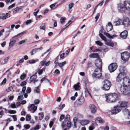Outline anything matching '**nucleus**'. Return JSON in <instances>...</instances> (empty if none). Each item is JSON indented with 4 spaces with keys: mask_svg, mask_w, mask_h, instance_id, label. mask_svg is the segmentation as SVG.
<instances>
[{
    "mask_svg": "<svg viewBox=\"0 0 130 130\" xmlns=\"http://www.w3.org/2000/svg\"><path fill=\"white\" fill-rule=\"evenodd\" d=\"M122 84L123 86H121L120 88L121 92L125 95H128L130 94V80L129 77L125 76L123 79Z\"/></svg>",
    "mask_w": 130,
    "mask_h": 130,
    "instance_id": "f257e3e1",
    "label": "nucleus"
},
{
    "mask_svg": "<svg viewBox=\"0 0 130 130\" xmlns=\"http://www.w3.org/2000/svg\"><path fill=\"white\" fill-rule=\"evenodd\" d=\"M118 9L119 11L122 13L124 12L126 9L130 10V1H125L123 4H119Z\"/></svg>",
    "mask_w": 130,
    "mask_h": 130,
    "instance_id": "f03ea898",
    "label": "nucleus"
},
{
    "mask_svg": "<svg viewBox=\"0 0 130 130\" xmlns=\"http://www.w3.org/2000/svg\"><path fill=\"white\" fill-rule=\"evenodd\" d=\"M105 97L106 101L109 103L115 102L118 98L117 95L115 93L106 94Z\"/></svg>",
    "mask_w": 130,
    "mask_h": 130,
    "instance_id": "7ed1b4c3",
    "label": "nucleus"
},
{
    "mask_svg": "<svg viewBox=\"0 0 130 130\" xmlns=\"http://www.w3.org/2000/svg\"><path fill=\"white\" fill-rule=\"evenodd\" d=\"M102 69H95L92 74L93 77L96 79H98L102 76Z\"/></svg>",
    "mask_w": 130,
    "mask_h": 130,
    "instance_id": "20e7f679",
    "label": "nucleus"
},
{
    "mask_svg": "<svg viewBox=\"0 0 130 130\" xmlns=\"http://www.w3.org/2000/svg\"><path fill=\"white\" fill-rule=\"evenodd\" d=\"M103 86L102 89L105 91H108L109 90L111 85V82L108 80H105L103 82Z\"/></svg>",
    "mask_w": 130,
    "mask_h": 130,
    "instance_id": "39448f33",
    "label": "nucleus"
},
{
    "mask_svg": "<svg viewBox=\"0 0 130 130\" xmlns=\"http://www.w3.org/2000/svg\"><path fill=\"white\" fill-rule=\"evenodd\" d=\"M127 71H126L124 72L120 73L117 76L116 80L117 82H120L121 80H123L126 76V73Z\"/></svg>",
    "mask_w": 130,
    "mask_h": 130,
    "instance_id": "423d86ee",
    "label": "nucleus"
},
{
    "mask_svg": "<svg viewBox=\"0 0 130 130\" xmlns=\"http://www.w3.org/2000/svg\"><path fill=\"white\" fill-rule=\"evenodd\" d=\"M130 53L128 52H124L121 54L122 59L124 61H127L129 57Z\"/></svg>",
    "mask_w": 130,
    "mask_h": 130,
    "instance_id": "0eeeda50",
    "label": "nucleus"
},
{
    "mask_svg": "<svg viewBox=\"0 0 130 130\" xmlns=\"http://www.w3.org/2000/svg\"><path fill=\"white\" fill-rule=\"evenodd\" d=\"M117 65L115 63H112L110 64L108 67V69L110 72L115 71L117 68Z\"/></svg>",
    "mask_w": 130,
    "mask_h": 130,
    "instance_id": "6e6552de",
    "label": "nucleus"
},
{
    "mask_svg": "<svg viewBox=\"0 0 130 130\" xmlns=\"http://www.w3.org/2000/svg\"><path fill=\"white\" fill-rule=\"evenodd\" d=\"M95 63L97 68L96 69H102V61L101 59L99 58L96 59Z\"/></svg>",
    "mask_w": 130,
    "mask_h": 130,
    "instance_id": "1a4fd4ad",
    "label": "nucleus"
},
{
    "mask_svg": "<svg viewBox=\"0 0 130 130\" xmlns=\"http://www.w3.org/2000/svg\"><path fill=\"white\" fill-rule=\"evenodd\" d=\"M122 25L125 27H128L130 24V21L129 19L127 17L125 18L123 21H122Z\"/></svg>",
    "mask_w": 130,
    "mask_h": 130,
    "instance_id": "9d476101",
    "label": "nucleus"
},
{
    "mask_svg": "<svg viewBox=\"0 0 130 130\" xmlns=\"http://www.w3.org/2000/svg\"><path fill=\"white\" fill-rule=\"evenodd\" d=\"M28 108L29 111L32 113H34L36 110L37 107L36 106H35L34 104H32L31 105L30 107H28Z\"/></svg>",
    "mask_w": 130,
    "mask_h": 130,
    "instance_id": "9b49d317",
    "label": "nucleus"
},
{
    "mask_svg": "<svg viewBox=\"0 0 130 130\" xmlns=\"http://www.w3.org/2000/svg\"><path fill=\"white\" fill-rule=\"evenodd\" d=\"M119 106H117L114 107L113 110L111 111L112 114H116L121 111L120 109L119 108Z\"/></svg>",
    "mask_w": 130,
    "mask_h": 130,
    "instance_id": "f8f14e48",
    "label": "nucleus"
},
{
    "mask_svg": "<svg viewBox=\"0 0 130 130\" xmlns=\"http://www.w3.org/2000/svg\"><path fill=\"white\" fill-rule=\"evenodd\" d=\"M89 108L90 109L91 112L93 113H95L97 109V107L93 104L90 105L89 106Z\"/></svg>",
    "mask_w": 130,
    "mask_h": 130,
    "instance_id": "ddd939ff",
    "label": "nucleus"
},
{
    "mask_svg": "<svg viewBox=\"0 0 130 130\" xmlns=\"http://www.w3.org/2000/svg\"><path fill=\"white\" fill-rule=\"evenodd\" d=\"M37 72H36L34 75H33L30 77V79L31 82H34V83L35 84L38 80H36L37 78Z\"/></svg>",
    "mask_w": 130,
    "mask_h": 130,
    "instance_id": "4468645a",
    "label": "nucleus"
},
{
    "mask_svg": "<svg viewBox=\"0 0 130 130\" xmlns=\"http://www.w3.org/2000/svg\"><path fill=\"white\" fill-rule=\"evenodd\" d=\"M51 61H48L47 62H46V61L45 59H44L43 61L40 62V64L42 66L44 65L46 66H48L50 63Z\"/></svg>",
    "mask_w": 130,
    "mask_h": 130,
    "instance_id": "2eb2a0df",
    "label": "nucleus"
},
{
    "mask_svg": "<svg viewBox=\"0 0 130 130\" xmlns=\"http://www.w3.org/2000/svg\"><path fill=\"white\" fill-rule=\"evenodd\" d=\"M26 33V31H23V32H21L15 36H14L12 37V39H17L19 38L20 37L22 36L24 34H25Z\"/></svg>",
    "mask_w": 130,
    "mask_h": 130,
    "instance_id": "dca6fc26",
    "label": "nucleus"
},
{
    "mask_svg": "<svg viewBox=\"0 0 130 130\" xmlns=\"http://www.w3.org/2000/svg\"><path fill=\"white\" fill-rule=\"evenodd\" d=\"M127 32L125 30L122 32L120 34V36L123 39H126L127 36Z\"/></svg>",
    "mask_w": 130,
    "mask_h": 130,
    "instance_id": "f3484780",
    "label": "nucleus"
},
{
    "mask_svg": "<svg viewBox=\"0 0 130 130\" xmlns=\"http://www.w3.org/2000/svg\"><path fill=\"white\" fill-rule=\"evenodd\" d=\"M113 28V26L110 22L108 23V25H106V29L107 31L108 32L111 30Z\"/></svg>",
    "mask_w": 130,
    "mask_h": 130,
    "instance_id": "a211bd4d",
    "label": "nucleus"
},
{
    "mask_svg": "<svg viewBox=\"0 0 130 130\" xmlns=\"http://www.w3.org/2000/svg\"><path fill=\"white\" fill-rule=\"evenodd\" d=\"M122 112L125 115H128V119H130V112L128 109L127 108L124 109H123Z\"/></svg>",
    "mask_w": 130,
    "mask_h": 130,
    "instance_id": "6ab92c4d",
    "label": "nucleus"
},
{
    "mask_svg": "<svg viewBox=\"0 0 130 130\" xmlns=\"http://www.w3.org/2000/svg\"><path fill=\"white\" fill-rule=\"evenodd\" d=\"M87 84V82L86 81V82H85V96H86V95H87H87H90L91 97V96L90 93L88 89L86 87V85Z\"/></svg>",
    "mask_w": 130,
    "mask_h": 130,
    "instance_id": "aec40b11",
    "label": "nucleus"
},
{
    "mask_svg": "<svg viewBox=\"0 0 130 130\" xmlns=\"http://www.w3.org/2000/svg\"><path fill=\"white\" fill-rule=\"evenodd\" d=\"M120 106H119L120 107H123L126 106H127L126 103L125 102L123 101H120L119 102Z\"/></svg>",
    "mask_w": 130,
    "mask_h": 130,
    "instance_id": "412c9836",
    "label": "nucleus"
},
{
    "mask_svg": "<svg viewBox=\"0 0 130 130\" xmlns=\"http://www.w3.org/2000/svg\"><path fill=\"white\" fill-rule=\"evenodd\" d=\"M98 121V123H105V121L103 120L100 117H98L95 119V122H96Z\"/></svg>",
    "mask_w": 130,
    "mask_h": 130,
    "instance_id": "4be33fe9",
    "label": "nucleus"
},
{
    "mask_svg": "<svg viewBox=\"0 0 130 130\" xmlns=\"http://www.w3.org/2000/svg\"><path fill=\"white\" fill-rule=\"evenodd\" d=\"M89 120H81L80 122V124L83 125H86L89 123Z\"/></svg>",
    "mask_w": 130,
    "mask_h": 130,
    "instance_id": "5701e85b",
    "label": "nucleus"
},
{
    "mask_svg": "<svg viewBox=\"0 0 130 130\" xmlns=\"http://www.w3.org/2000/svg\"><path fill=\"white\" fill-rule=\"evenodd\" d=\"M90 58H99V56L98 53H93L90 54L89 55Z\"/></svg>",
    "mask_w": 130,
    "mask_h": 130,
    "instance_id": "b1692460",
    "label": "nucleus"
},
{
    "mask_svg": "<svg viewBox=\"0 0 130 130\" xmlns=\"http://www.w3.org/2000/svg\"><path fill=\"white\" fill-rule=\"evenodd\" d=\"M10 17V14L8 13H7L6 14H4L3 16H1V19L5 20Z\"/></svg>",
    "mask_w": 130,
    "mask_h": 130,
    "instance_id": "393cba45",
    "label": "nucleus"
},
{
    "mask_svg": "<svg viewBox=\"0 0 130 130\" xmlns=\"http://www.w3.org/2000/svg\"><path fill=\"white\" fill-rule=\"evenodd\" d=\"M122 20H119L114 23L116 26H118L121 25H122Z\"/></svg>",
    "mask_w": 130,
    "mask_h": 130,
    "instance_id": "a878e982",
    "label": "nucleus"
},
{
    "mask_svg": "<svg viewBox=\"0 0 130 130\" xmlns=\"http://www.w3.org/2000/svg\"><path fill=\"white\" fill-rule=\"evenodd\" d=\"M16 40L13 39L11 40L9 43V46L11 47L14 45V44L16 42Z\"/></svg>",
    "mask_w": 130,
    "mask_h": 130,
    "instance_id": "bb28decb",
    "label": "nucleus"
},
{
    "mask_svg": "<svg viewBox=\"0 0 130 130\" xmlns=\"http://www.w3.org/2000/svg\"><path fill=\"white\" fill-rule=\"evenodd\" d=\"M106 41V44L107 45L112 47L114 46V44L112 41Z\"/></svg>",
    "mask_w": 130,
    "mask_h": 130,
    "instance_id": "cd10ccee",
    "label": "nucleus"
},
{
    "mask_svg": "<svg viewBox=\"0 0 130 130\" xmlns=\"http://www.w3.org/2000/svg\"><path fill=\"white\" fill-rule=\"evenodd\" d=\"M79 83H77V84L74 85V88L75 89V90H79Z\"/></svg>",
    "mask_w": 130,
    "mask_h": 130,
    "instance_id": "c85d7f7f",
    "label": "nucleus"
},
{
    "mask_svg": "<svg viewBox=\"0 0 130 130\" xmlns=\"http://www.w3.org/2000/svg\"><path fill=\"white\" fill-rule=\"evenodd\" d=\"M40 28L41 29L45 30L46 28L45 23H43L40 27Z\"/></svg>",
    "mask_w": 130,
    "mask_h": 130,
    "instance_id": "c756f323",
    "label": "nucleus"
},
{
    "mask_svg": "<svg viewBox=\"0 0 130 130\" xmlns=\"http://www.w3.org/2000/svg\"><path fill=\"white\" fill-rule=\"evenodd\" d=\"M39 60L38 59H36V60L34 59H31L29 61V62L30 64L35 63L36 62L38 61Z\"/></svg>",
    "mask_w": 130,
    "mask_h": 130,
    "instance_id": "7c9ffc66",
    "label": "nucleus"
},
{
    "mask_svg": "<svg viewBox=\"0 0 130 130\" xmlns=\"http://www.w3.org/2000/svg\"><path fill=\"white\" fill-rule=\"evenodd\" d=\"M99 36L102 40L105 41H107L106 38L102 34L100 33Z\"/></svg>",
    "mask_w": 130,
    "mask_h": 130,
    "instance_id": "2f4dec72",
    "label": "nucleus"
},
{
    "mask_svg": "<svg viewBox=\"0 0 130 130\" xmlns=\"http://www.w3.org/2000/svg\"><path fill=\"white\" fill-rule=\"evenodd\" d=\"M40 86L39 85L38 87H36L34 89V91L37 93H39L40 92V90L39 88Z\"/></svg>",
    "mask_w": 130,
    "mask_h": 130,
    "instance_id": "473e14b6",
    "label": "nucleus"
},
{
    "mask_svg": "<svg viewBox=\"0 0 130 130\" xmlns=\"http://www.w3.org/2000/svg\"><path fill=\"white\" fill-rule=\"evenodd\" d=\"M26 88V86H23V87L22 91L20 92V95H23L25 93Z\"/></svg>",
    "mask_w": 130,
    "mask_h": 130,
    "instance_id": "72a5a7b5",
    "label": "nucleus"
},
{
    "mask_svg": "<svg viewBox=\"0 0 130 130\" xmlns=\"http://www.w3.org/2000/svg\"><path fill=\"white\" fill-rule=\"evenodd\" d=\"M45 68H43L41 69H39L37 72H38V73L39 75H41L42 74L43 71H45Z\"/></svg>",
    "mask_w": 130,
    "mask_h": 130,
    "instance_id": "f704fd0d",
    "label": "nucleus"
},
{
    "mask_svg": "<svg viewBox=\"0 0 130 130\" xmlns=\"http://www.w3.org/2000/svg\"><path fill=\"white\" fill-rule=\"evenodd\" d=\"M104 34L107 37L110 39H113V36H110L109 34L107 32H104Z\"/></svg>",
    "mask_w": 130,
    "mask_h": 130,
    "instance_id": "c9c22d12",
    "label": "nucleus"
},
{
    "mask_svg": "<svg viewBox=\"0 0 130 130\" xmlns=\"http://www.w3.org/2000/svg\"><path fill=\"white\" fill-rule=\"evenodd\" d=\"M66 64V62L65 61L63 62L62 63H59L58 66L60 67H62Z\"/></svg>",
    "mask_w": 130,
    "mask_h": 130,
    "instance_id": "e433bc0d",
    "label": "nucleus"
},
{
    "mask_svg": "<svg viewBox=\"0 0 130 130\" xmlns=\"http://www.w3.org/2000/svg\"><path fill=\"white\" fill-rule=\"evenodd\" d=\"M31 119V117L30 116L27 115L26 117V120L27 121H29Z\"/></svg>",
    "mask_w": 130,
    "mask_h": 130,
    "instance_id": "4c0bfd02",
    "label": "nucleus"
},
{
    "mask_svg": "<svg viewBox=\"0 0 130 130\" xmlns=\"http://www.w3.org/2000/svg\"><path fill=\"white\" fill-rule=\"evenodd\" d=\"M8 112L10 114H15L16 112V111L12 110L11 109L9 110L8 111Z\"/></svg>",
    "mask_w": 130,
    "mask_h": 130,
    "instance_id": "58836bf2",
    "label": "nucleus"
},
{
    "mask_svg": "<svg viewBox=\"0 0 130 130\" xmlns=\"http://www.w3.org/2000/svg\"><path fill=\"white\" fill-rule=\"evenodd\" d=\"M77 117H75L73 118V121L74 123V127L76 126V123L77 122Z\"/></svg>",
    "mask_w": 130,
    "mask_h": 130,
    "instance_id": "ea45409f",
    "label": "nucleus"
},
{
    "mask_svg": "<svg viewBox=\"0 0 130 130\" xmlns=\"http://www.w3.org/2000/svg\"><path fill=\"white\" fill-rule=\"evenodd\" d=\"M42 48L43 47H41L40 48H35L33 50H32L33 51H34V53H35L37 52L38 50H41L42 49Z\"/></svg>",
    "mask_w": 130,
    "mask_h": 130,
    "instance_id": "a19ab883",
    "label": "nucleus"
},
{
    "mask_svg": "<svg viewBox=\"0 0 130 130\" xmlns=\"http://www.w3.org/2000/svg\"><path fill=\"white\" fill-rule=\"evenodd\" d=\"M65 105L64 104H61L59 106V109L60 110H61L62 109L63 107H65Z\"/></svg>",
    "mask_w": 130,
    "mask_h": 130,
    "instance_id": "79ce46f5",
    "label": "nucleus"
},
{
    "mask_svg": "<svg viewBox=\"0 0 130 130\" xmlns=\"http://www.w3.org/2000/svg\"><path fill=\"white\" fill-rule=\"evenodd\" d=\"M31 88L28 87L27 88V89L26 90V92L27 93H29L31 91Z\"/></svg>",
    "mask_w": 130,
    "mask_h": 130,
    "instance_id": "37998d69",
    "label": "nucleus"
},
{
    "mask_svg": "<svg viewBox=\"0 0 130 130\" xmlns=\"http://www.w3.org/2000/svg\"><path fill=\"white\" fill-rule=\"evenodd\" d=\"M66 20V18H65L61 17L60 19V21L61 24H63L64 22Z\"/></svg>",
    "mask_w": 130,
    "mask_h": 130,
    "instance_id": "c03bdc74",
    "label": "nucleus"
},
{
    "mask_svg": "<svg viewBox=\"0 0 130 130\" xmlns=\"http://www.w3.org/2000/svg\"><path fill=\"white\" fill-rule=\"evenodd\" d=\"M95 43L97 44L100 46H102L103 44L102 42L99 41H95Z\"/></svg>",
    "mask_w": 130,
    "mask_h": 130,
    "instance_id": "a18cd8bd",
    "label": "nucleus"
},
{
    "mask_svg": "<svg viewBox=\"0 0 130 130\" xmlns=\"http://www.w3.org/2000/svg\"><path fill=\"white\" fill-rule=\"evenodd\" d=\"M22 8L21 6L19 7L14 9V10L16 11H18L21 10Z\"/></svg>",
    "mask_w": 130,
    "mask_h": 130,
    "instance_id": "49530a36",
    "label": "nucleus"
},
{
    "mask_svg": "<svg viewBox=\"0 0 130 130\" xmlns=\"http://www.w3.org/2000/svg\"><path fill=\"white\" fill-rule=\"evenodd\" d=\"M39 115L40 116L39 118L40 120H42L44 117V115L42 113H39Z\"/></svg>",
    "mask_w": 130,
    "mask_h": 130,
    "instance_id": "de8ad7c7",
    "label": "nucleus"
},
{
    "mask_svg": "<svg viewBox=\"0 0 130 130\" xmlns=\"http://www.w3.org/2000/svg\"><path fill=\"white\" fill-rule=\"evenodd\" d=\"M100 15V14L99 13H98L96 14L95 17V19H96L95 21H96L98 20V19L99 18V17Z\"/></svg>",
    "mask_w": 130,
    "mask_h": 130,
    "instance_id": "09e8293b",
    "label": "nucleus"
},
{
    "mask_svg": "<svg viewBox=\"0 0 130 130\" xmlns=\"http://www.w3.org/2000/svg\"><path fill=\"white\" fill-rule=\"evenodd\" d=\"M7 80L6 78H5L4 80H3L2 82L0 84V85H3L5 84Z\"/></svg>",
    "mask_w": 130,
    "mask_h": 130,
    "instance_id": "8fccbe9b",
    "label": "nucleus"
},
{
    "mask_svg": "<svg viewBox=\"0 0 130 130\" xmlns=\"http://www.w3.org/2000/svg\"><path fill=\"white\" fill-rule=\"evenodd\" d=\"M15 4L14 3L12 4V5L10 6L8 8V10H10L12 8H13L15 6Z\"/></svg>",
    "mask_w": 130,
    "mask_h": 130,
    "instance_id": "3c124183",
    "label": "nucleus"
},
{
    "mask_svg": "<svg viewBox=\"0 0 130 130\" xmlns=\"http://www.w3.org/2000/svg\"><path fill=\"white\" fill-rule=\"evenodd\" d=\"M74 5V4L73 3H70L69 5V9H71L72 7H73V6Z\"/></svg>",
    "mask_w": 130,
    "mask_h": 130,
    "instance_id": "603ef678",
    "label": "nucleus"
},
{
    "mask_svg": "<svg viewBox=\"0 0 130 130\" xmlns=\"http://www.w3.org/2000/svg\"><path fill=\"white\" fill-rule=\"evenodd\" d=\"M13 89V87L12 86H11L8 88V89H6V91L7 92H9L11 91Z\"/></svg>",
    "mask_w": 130,
    "mask_h": 130,
    "instance_id": "864d4df0",
    "label": "nucleus"
},
{
    "mask_svg": "<svg viewBox=\"0 0 130 130\" xmlns=\"http://www.w3.org/2000/svg\"><path fill=\"white\" fill-rule=\"evenodd\" d=\"M58 3V2H56L54 4H53L51 5L50 6V7L51 9L53 8L55 6V5L56 4Z\"/></svg>",
    "mask_w": 130,
    "mask_h": 130,
    "instance_id": "5fc2aeb1",
    "label": "nucleus"
},
{
    "mask_svg": "<svg viewBox=\"0 0 130 130\" xmlns=\"http://www.w3.org/2000/svg\"><path fill=\"white\" fill-rule=\"evenodd\" d=\"M26 83H27L26 81H24L21 83L20 84V86H24L25 85H26Z\"/></svg>",
    "mask_w": 130,
    "mask_h": 130,
    "instance_id": "6e6d98bb",
    "label": "nucleus"
},
{
    "mask_svg": "<svg viewBox=\"0 0 130 130\" xmlns=\"http://www.w3.org/2000/svg\"><path fill=\"white\" fill-rule=\"evenodd\" d=\"M26 77V75L24 74H22L20 77V78L21 79H24Z\"/></svg>",
    "mask_w": 130,
    "mask_h": 130,
    "instance_id": "4d7b16f0",
    "label": "nucleus"
},
{
    "mask_svg": "<svg viewBox=\"0 0 130 130\" xmlns=\"http://www.w3.org/2000/svg\"><path fill=\"white\" fill-rule=\"evenodd\" d=\"M12 117L13 119V121H15L17 120V116L15 115H13L12 116Z\"/></svg>",
    "mask_w": 130,
    "mask_h": 130,
    "instance_id": "13d9d810",
    "label": "nucleus"
},
{
    "mask_svg": "<svg viewBox=\"0 0 130 130\" xmlns=\"http://www.w3.org/2000/svg\"><path fill=\"white\" fill-rule=\"evenodd\" d=\"M94 125L92 124L89 127V130H93L94 129Z\"/></svg>",
    "mask_w": 130,
    "mask_h": 130,
    "instance_id": "bf43d9fd",
    "label": "nucleus"
},
{
    "mask_svg": "<svg viewBox=\"0 0 130 130\" xmlns=\"http://www.w3.org/2000/svg\"><path fill=\"white\" fill-rule=\"evenodd\" d=\"M40 102L39 100L38 99L35 100L34 101V103L36 104H38Z\"/></svg>",
    "mask_w": 130,
    "mask_h": 130,
    "instance_id": "052dcab7",
    "label": "nucleus"
},
{
    "mask_svg": "<svg viewBox=\"0 0 130 130\" xmlns=\"http://www.w3.org/2000/svg\"><path fill=\"white\" fill-rule=\"evenodd\" d=\"M24 127H25V128L27 129H28L30 128V126L29 124H27L26 125H24Z\"/></svg>",
    "mask_w": 130,
    "mask_h": 130,
    "instance_id": "680f3d73",
    "label": "nucleus"
},
{
    "mask_svg": "<svg viewBox=\"0 0 130 130\" xmlns=\"http://www.w3.org/2000/svg\"><path fill=\"white\" fill-rule=\"evenodd\" d=\"M67 124V127H70L71 126V123L70 122L68 121L66 122Z\"/></svg>",
    "mask_w": 130,
    "mask_h": 130,
    "instance_id": "e2e57ef3",
    "label": "nucleus"
},
{
    "mask_svg": "<svg viewBox=\"0 0 130 130\" xmlns=\"http://www.w3.org/2000/svg\"><path fill=\"white\" fill-rule=\"evenodd\" d=\"M40 127L39 126V125H37L34 128V129L35 130H38L39 128Z\"/></svg>",
    "mask_w": 130,
    "mask_h": 130,
    "instance_id": "0e129e2a",
    "label": "nucleus"
},
{
    "mask_svg": "<svg viewBox=\"0 0 130 130\" xmlns=\"http://www.w3.org/2000/svg\"><path fill=\"white\" fill-rule=\"evenodd\" d=\"M31 22V20H27L26 22V25H28Z\"/></svg>",
    "mask_w": 130,
    "mask_h": 130,
    "instance_id": "69168bd1",
    "label": "nucleus"
},
{
    "mask_svg": "<svg viewBox=\"0 0 130 130\" xmlns=\"http://www.w3.org/2000/svg\"><path fill=\"white\" fill-rule=\"evenodd\" d=\"M65 55L64 53H63L60 55V58L61 59H63L64 58V56Z\"/></svg>",
    "mask_w": 130,
    "mask_h": 130,
    "instance_id": "338daca9",
    "label": "nucleus"
},
{
    "mask_svg": "<svg viewBox=\"0 0 130 130\" xmlns=\"http://www.w3.org/2000/svg\"><path fill=\"white\" fill-rule=\"evenodd\" d=\"M54 73L56 74H59L60 73V72L59 70L56 69L55 70Z\"/></svg>",
    "mask_w": 130,
    "mask_h": 130,
    "instance_id": "774afa93",
    "label": "nucleus"
}]
</instances>
